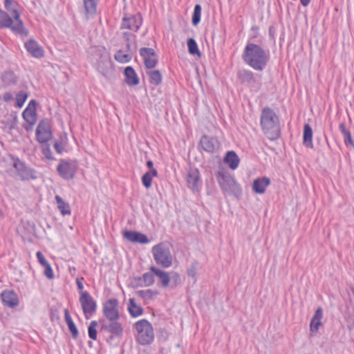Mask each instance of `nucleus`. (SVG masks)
Masks as SVG:
<instances>
[{"label":"nucleus","mask_w":354,"mask_h":354,"mask_svg":"<svg viewBox=\"0 0 354 354\" xmlns=\"http://www.w3.org/2000/svg\"><path fill=\"white\" fill-rule=\"evenodd\" d=\"M90 61L93 67L105 78L114 76V68L109 53L104 46H94L90 50Z\"/></svg>","instance_id":"1"},{"label":"nucleus","mask_w":354,"mask_h":354,"mask_svg":"<svg viewBox=\"0 0 354 354\" xmlns=\"http://www.w3.org/2000/svg\"><path fill=\"white\" fill-rule=\"evenodd\" d=\"M242 57L249 66L256 71H261L268 64L270 52L257 44L248 43L244 48Z\"/></svg>","instance_id":"2"},{"label":"nucleus","mask_w":354,"mask_h":354,"mask_svg":"<svg viewBox=\"0 0 354 354\" xmlns=\"http://www.w3.org/2000/svg\"><path fill=\"white\" fill-rule=\"evenodd\" d=\"M260 123L263 133L268 139L274 140L279 137V119L272 109L268 107L263 109Z\"/></svg>","instance_id":"3"},{"label":"nucleus","mask_w":354,"mask_h":354,"mask_svg":"<svg viewBox=\"0 0 354 354\" xmlns=\"http://www.w3.org/2000/svg\"><path fill=\"white\" fill-rule=\"evenodd\" d=\"M215 176L221 189L225 195L238 197L242 194L241 187L233 175L222 169L218 171Z\"/></svg>","instance_id":"4"},{"label":"nucleus","mask_w":354,"mask_h":354,"mask_svg":"<svg viewBox=\"0 0 354 354\" xmlns=\"http://www.w3.org/2000/svg\"><path fill=\"white\" fill-rule=\"evenodd\" d=\"M151 252L158 265L165 268L172 265L173 257L167 243H160L153 246Z\"/></svg>","instance_id":"5"},{"label":"nucleus","mask_w":354,"mask_h":354,"mask_svg":"<svg viewBox=\"0 0 354 354\" xmlns=\"http://www.w3.org/2000/svg\"><path fill=\"white\" fill-rule=\"evenodd\" d=\"M136 339L139 344L146 345L150 344L154 338L152 325L146 319L137 322L135 324Z\"/></svg>","instance_id":"6"},{"label":"nucleus","mask_w":354,"mask_h":354,"mask_svg":"<svg viewBox=\"0 0 354 354\" xmlns=\"http://www.w3.org/2000/svg\"><path fill=\"white\" fill-rule=\"evenodd\" d=\"M124 38L127 41V50H119L114 55L115 59L122 64L128 63L131 60L133 53L137 48L135 35L124 32Z\"/></svg>","instance_id":"7"},{"label":"nucleus","mask_w":354,"mask_h":354,"mask_svg":"<svg viewBox=\"0 0 354 354\" xmlns=\"http://www.w3.org/2000/svg\"><path fill=\"white\" fill-rule=\"evenodd\" d=\"M9 28L17 35L27 36L28 31L26 28L19 26L6 12L0 9V29Z\"/></svg>","instance_id":"8"},{"label":"nucleus","mask_w":354,"mask_h":354,"mask_svg":"<svg viewBox=\"0 0 354 354\" xmlns=\"http://www.w3.org/2000/svg\"><path fill=\"white\" fill-rule=\"evenodd\" d=\"M11 159L12 160L13 167L21 180L28 181L35 180L37 178L35 170L28 167L18 158H15L13 156H11Z\"/></svg>","instance_id":"9"},{"label":"nucleus","mask_w":354,"mask_h":354,"mask_svg":"<svg viewBox=\"0 0 354 354\" xmlns=\"http://www.w3.org/2000/svg\"><path fill=\"white\" fill-rule=\"evenodd\" d=\"M100 331L106 332L111 334V339L113 337H120L123 333V328L118 319L113 320H100Z\"/></svg>","instance_id":"10"},{"label":"nucleus","mask_w":354,"mask_h":354,"mask_svg":"<svg viewBox=\"0 0 354 354\" xmlns=\"http://www.w3.org/2000/svg\"><path fill=\"white\" fill-rule=\"evenodd\" d=\"M118 308L119 301L115 298L109 299L103 304L102 312L106 320L119 319Z\"/></svg>","instance_id":"11"},{"label":"nucleus","mask_w":354,"mask_h":354,"mask_svg":"<svg viewBox=\"0 0 354 354\" xmlns=\"http://www.w3.org/2000/svg\"><path fill=\"white\" fill-rule=\"evenodd\" d=\"M186 183L193 192H198L201 189L203 183L198 169L190 168L186 175Z\"/></svg>","instance_id":"12"},{"label":"nucleus","mask_w":354,"mask_h":354,"mask_svg":"<svg viewBox=\"0 0 354 354\" xmlns=\"http://www.w3.org/2000/svg\"><path fill=\"white\" fill-rule=\"evenodd\" d=\"M80 302L86 319L96 311V302L88 292H81Z\"/></svg>","instance_id":"13"},{"label":"nucleus","mask_w":354,"mask_h":354,"mask_svg":"<svg viewBox=\"0 0 354 354\" xmlns=\"http://www.w3.org/2000/svg\"><path fill=\"white\" fill-rule=\"evenodd\" d=\"M52 131L50 122L44 120H41L36 128V138L40 143H46L52 138Z\"/></svg>","instance_id":"14"},{"label":"nucleus","mask_w":354,"mask_h":354,"mask_svg":"<svg viewBox=\"0 0 354 354\" xmlns=\"http://www.w3.org/2000/svg\"><path fill=\"white\" fill-rule=\"evenodd\" d=\"M77 168L76 162L62 160L57 166V171L62 177L68 180L74 177Z\"/></svg>","instance_id":"15"},{"label":"nucleus","mask_w":354,"mask_h":354,"mask_svg":"<svg viewBox=\"0 0 354 354\" xmlns=\"http://www.w3.org/2000/svg\"><path fill=\"white\" fill-rule=\"evenodd\" d=\"M142 24V19L140 14L129 17H124L121 24L122 29H129L136 32Z\"/></svg>","instance_id":"16"},{"label":"nucleus","mask_w":354,"mask_h":354,"mask_svg":"<svg viewBox=\"0 0 354 354\" xmlns=\"http://www.w3.org/2000/svg\"><path fill=\"white\" fill-rule=\"evenodd\" d=\"M140 55L142 58L145 65L148 68H154L158 62L157 55L151 48H142L140 49Z\"/></svg>","instance_id":"17"},{"label":"nucleus","mask_w":354,"mask_h":354,"mask_svg":"<svg viewBox=\"0 0 354 354\" xmlns=\"http://www.w3.org/2000/svg\"><path fill=\"white\" fill-rule=\"evenodd\" d=\"M200 146L205 152L214 153L218 152L220 143L216 138L203 136L201 139Z\"/></svg>","instance_id":"18"},{"label":"nucleus","mask_w":354,"mask_h":354,"mask_svg":"<svg viewBox=\"0 0 354 354\" xmlns=\"http://www.w3.org/2000/svg\"><path fill=\"white\" fill-rule=\"evenodd\" d=\"M4 6L8 13L12 19L21 28H25L22 20L20 18L19 5L17 2L12 0H5Z\"/></svg>","instance_id":"19"},{"label":"nucleus","mask_w":354,"mask_h":354,"mask_svg":"<svg viewBox=\"0 0 354 354\" xmlns=\"http://www.w3.org/2000/svg\"><path fill=\"white\" fill-rule=\"evenodd\" d=\"M36 105L35 100H30L22 113L24 119L30 125L35 124L37 122Z\"/></svg>","instance_id":"20"},{"label":"nucleus","mask_w":354,"mask_h":354,"mask_svg":"<svg viewBox=\"0 0 354 354\" xmlns=\"http://www.w3.org/2000/svg\"><path fill=\"white\" fill-rule=\"evenodd\" d=\"M1 298L3 304L10 308L16 307L19 305L18 296L14 290H6L1 294Z\"/></svg>","instance_id":"21"},{"label":"nucleus","mask_w":354,"mask_h":354,"mask_svg":"<svg viewBox=\"0 0 354 354\" xmlns=\"http://www.w3.org/2000/svg\"><path fill=\"white\" fill-rule=\"evenodd\" d=\"M26 50L34 57L40 58L44 56V49L33 39H30L25 43Z\"/></svg>","instance_id":"22"},{"label":"nucleus","mask_w":354,"mask_h":354,"mask_svg":"<svg viewBox=\"0 0 354 354\" xmlns=\"http://www.w3.org/2000/svg\"><path fill=\"white\" fill-rule=\"evenodd\" d=\"M124 237L133 243L145 244L149 242V239L145 234L136 231H125L124 232Z\"/></svg>","instance_id":"23"},{"label":"nucleus","mask_w":354,"mask_h":354,"mask_svg":"<svg viewBox=\"0 0 354 354\" xmlns=\"http://www.w3.org/2000/svg\"><path fill=\"white\" fill-rule=\"evenodd\" d=\"M54 148L57 153L70 152V147L68 143V137L66 133L59 136V138L54 143Z\"/></svg>","instance_id":"24"},{"label":"nucleus","mask_w":354,"mask_h":354,"mask_svg":"<svg viewBox=\"0 0 354 354\" xmlns=\"http://www.w3.org/2000/svg\"><path fill=\"white\" fill-rule=\"evenodd\" d=\"M124 82L128 86H136L140 83V79L131 66H127L124 68Z\"/></svg>","instance_id":"25"},{"label":"nucleus","mask_w":354,"mask_h":354,"mask_svg":"<svg viewBox=\"0 0 354 354\" xmlns=\"http://www.w3.org/2000/svg\"><path fill=\"white\" fill-rule=\"evenodd\" d=\"M270 180L267 177L259 178L254 180L252 189L257 194H263Z\"/></svg>","instance_id":"26"},{"label":"nucleus","mask_w":354,"mask_h":354,"mask_svg":"<svg viewBox=\"0 0 354 354\" xmlns=\"http://www.w3.org/2000/svg\"><path fill=\"white\" fill-rule=\"evenodd\" d=\"M323 317V310L322 308H318L311 319L310 328L312 333H317L319 326L322 325L321 319Z\"/></svg>","instance_id":"27"},{"label":"nucleus","mask_w":354,"mask_h":354,"mask_svg":"<svg viewBox=\"0 0 354 354\" xmlns=\"http://www.w3.org/2000/svg\"><path fill=\"white\" fill-rule=\"evenodd\" d=\"M150 270L158 277L160 283L162 287L165 288L169 286L170 277L167 272L156 268L154 266H151L150 268Z\"/></svg>","instance_id":"28"},{"label":"nucleus","mask_w":354,"mask_h":354,"mask_svg":"<svg viewBox=\"0 0 354 354\" xmlns=\"http://www.w3.org/2000/svg\"><path fill=\"white\" fill-rule=\"evenodd\" d=\"M238 77L242 83L252 84L256 82L254 73L250 71H241L239 73Z\"/></svg>","instance_id":"29"},{"label":"nucleus","mask_w":354,"mask_h":354,"mask_svg":"<svg viewBox=\"0 0 354 354\" xmlns=\"http://www.w3.org/2000/svg\"><path fill=\"white\" fill-rule=\"evenodd\" d=\"M55 199L57 204V208L62 215H70L71 214L69 204L65 203L62 197L56 195Z\"/></svg>","instance_id":"30"},{"label":"nucleus","mask_w":354,"mask_h":354,"mask_svg":"<svg viewBox=\"0 0 354 354\" xmlns=\"http://www.w3.org/2000/svg\"><path fill=\"white\" fill-rule=\"evenodd\" d=\"M128 310L129 314L133 317H138L141 315L143 313L142 308L140 306L136 304V301L133 298L129 299Z\"/></svg>","instance_id":"31"},{"label":"nucleus","mask_w":354,"mask_h":354,"mask_svg":"<svg viewBox=\"0 0 354 354\" xmlns=\"http://www.w3.org/2000/svg\"><path fill=\"white\" fill-rule=\"evenodd\" d=\"M158 294V291L151 289L141 290L136 292V295L145 301L153 299Z\"/></svg>","instance_id":"32"},{"label":"nucleus","mask_w":354,"mask_h":354,"mask_svg":"<svg viewBox=\"0 0 354 354\" xmlns=\"http://www.w3.org/2000/svg\"><path fill=\"white\" fill-rule=\"evenodd\" d=\"M304 144L310 147L312 145L313 131L309 124H306L304 127Z\"/></svg>","instance_id":"33"},{"label":"nucleus","mask_w":354,"mask_h":354,"mask_svg":"<svg viewBox=\"0 0 354 354\" xmlns=\"http://www.w3.org/2000/svg\"><path fill=\"white\" fill-rule=\"evenodd\" d=\"M223 162L227 164L231 169H236L240 162L239 156H224Z\"/></svg>","instance_id":"34"},{"label":"nucleus","mask_w":354,"mask_h":354,"mask_svg":"<svg viewBox=\"0 0 354 354\" xmlns=\"http://www.w3.org/2000/svg\"><path fill=\"white\" fill-rule=\"evenodd\" d=\"M1 80L6 85H10L17 82V76L12 71H6L2 75Z\"/></svg>","instance_id":"35"},{"label":"nucleus","mask_w":354,"mask_h":354,"mask_svg":"<svg viewBox=\"0 0 354 354\" xmlns=\"http://www.w3.org/2000/svg\"><path fill=\"white\" fill-rule=\"evenodd\" d=\"M98 0H84L85 10L88 14H94L96 12V8Z\"/></svg>","instance_id":"36"},{"label":"nucleus","mask_w":354,"mask_h":354,"mask_svg":"<svg viewBox=\"0 0 354 354\" xmlns=\"http://www.w3.org/2000/svg\"><path fill=\"white\" fill-rule=\"evenodd\" d=\"M187 48H188V52L189 54H191L192 55H198V56L201 55L197 43L196 42V41L194 39L190 38L188 39Z\"/></svg>","instance_id":"37"},{"label":"nucleus","mask_w":354,"mask_h":354,"mask_svg":"<svg viewBox=\"0 0 354 354\" xmlns=\"http://www.w3.org/2000/svg\"><path fill=\"white\" fill-rule=\"evenodd\" d=\"M150 78V83L154 85H158L162 82V75L159 71L155 70L148 73Z\"/></svg>","instance_id":"38"},{"label":"nucleus","mask_w":354,"mask_h":354,"mask_svg":"<svg viewBox=\"0 0 354 354\" xmlns=\"http://www.w3.org/2000/svg\"><path fill=\"white\" fill-rule=\"evenodd\" d=\"M201 10L200 5L197 4L195 6L192 15V24L194 26H197L201 21Z\"/></svg>","instance_id":"39"},{"label":"nucleus","mask_w":354,"mask_h":354,"mask_svg":"<svg viewBox=\"0 0 354 354\" xmlns=\"http://www.w3.org/2000/svg\"><path fill=\"white\" fill-rule=\"evenodd\" d=\"M154 275H156L152 271L145 272L142 275V279L145 286H150L153 284Z\"/></svg>","instance_id":"40"},{"label":"nucleus","mask_w":354,"mask_h":354,"mask_svg":"<svg viewBox=\"0 0 354 354\" xmlns=\"http://www.w3.org/2000/svg\"><path fill=\"white\" fill-rule=\"evenodd\" d=\"M97 326V322L92 321L90 323V325L88 328V337L93 340H95L97 339V329H96Z\"/></svg>","instance_id":"41"},{"label":"nucleus","mask_w":354,"mask_h":354,"mask_svg":"<svg viewBox=\"0 0 354 354\" xmlns=\"http://www.w3.org/2000/svg\"><path fill=\"white\" fill-rule=\"evenodd\" d=\"M28 97V95L25 91H20L17 93L16 96V105L17 107L21 108L24 106L25 102L26 101Z\"/></svg>","instance_id":"42"},{"label":"nucleus","mask_w":354,"mask_h":354,"mask_svg":"<svg viewBox=\"0 0 354 354\" xmlns=\"http://www.w3.org/2000/svg\"><path fill=\"white\" fill-rule=\"evenodd\" d=\"M153 177H155L151 172H146L142 176V183L147 189H149L151 186V182Z\"/></svg>","instance_id":"43"},{"label":"nucleus","mask_w":354,"mask_h":354,"mask_svg":"<svg viewBox=\"0 0 354 354\" xmlns=\"http://www.w3.org/2000/svg\"><path fill=\"white\" fill-rule=\"evenodd\" d=\"M197 267H198V263L194 262L187 269V274L189 277H191L192 278H195L197 273Z\"/></svg>","instance_id":"44"},{"label":"nucleus","mask_w":354,"mask_h":354,"mask_svg":"<svg viewBox=\"0 0 354 354\" xmlns=\"http://www.w3.org/2000/svg\"><path fill=\"white\" fill-rule=\"evenodd\" d=\"M67 326L68 327V330L71 332L73 338L76 339L78 336V330L75 324H74L73 321L70 323H68Z\"/></svg>","instance_id":"45"},{"label":"nucleus","mask_w":354,"mask_h":354,"mask_svg":"<svg viewBox=\"0 0 354 354\" xmlns=\"http://www.w3.org/2000/svg\"><path fill=\"white\" fill-rule=\"evenodd\" d=\"M44 268V275L49 279H52L54 277L53 269L49 263L43 266Z\"/></svg>","instance_id":"46"},{"label":"nucleus","mask_w":354,"mask_h":354,"mask_svg":"<svg viewBox=\"0 0 354 354\" xmlns=\"http://www.w3.org/2000/svg\"><path fill=\"white\" fill-rule=\"evenodd\" d=\"M170 281H171L174 286H178L181 283L180 275L176 272L171 274V276L170 277Z\"/></svg>","instance_id":"47"},{"label":"nucleus","mask_w":354,"mask_h":354,"mask_svg":"<svg viewBox=\"0 0 354 354\" xmlns=\"http://www.w3.org/2000/svg\"><path fill=\"white\" fill-rule=\"evenodd\" d=\"M36 256H37V258L38 259V261L39 262V263L44 266L45 265H46L48 263V261H46V259H45L44 256L43 255V254L40 252V251H38L37 253H36Z\"/></svg>","instance_id":"48"},{"label":"nucleus","mask_w":354,"mask_h":354,"mask_svg":"<svg viewBox=\"0 0 354 354\" xmlns=\"http://www.w3.org/2000/svg\"><path fill=\"white\" fill-rule=\"evenodd\" d=\"M147 165L150 169L148 172H151L154 176H157L158 172H157L156 169L155 168H153V162L151 160H148L147 162Z\"/></svg>","instance_id":"49"},{"label":"nucleus","mask_w":354,"mask_h":354,"mask_svg":"<svg viewBox=\"0 0 354 354\" xmlns=\"http://www.w3.org/2000/svg\"><path fill=\"white\" fill-rule=\"evenodd\" d=\"M64 318H65V321H66V324L68 323H70L71 322H73V319L70 315V313H69V311L68 309H65L64 310Z\"/></svg>","instance_id":"50"},{"label":"nucleus","mask_w":354,"mask_h":354,"mask_svg":"<svg viewBox=\"0 0 354 354\" xmlns=\"http://www.w3.org/2000/svg\"><path fill=\"white\" fill-rule=\"evenodd\" d=\"M134 281L136 282L137 286H140V287L145 286L144 283H143L142 277H135Z\"/></svg>","instance_id":"51"},{"label":"nucleus","mask_w":354,"mask_h":354,"mask_svg":"<svg viewBox=\"0 0 354 354\" xmlns=\"http://www.w3.org/2000/svg\"><path fill=\"white\" fill-rule=\"evenodd\" d=\"M344 141L346 145L351 143V136L348 131H344Z\"/></svg>","instance_id":"52"},{"label":"nucleus","mask_w":354,"mask_h":354,"mask_svg":"<svg viewBox=\"0 0 354 354\" xmlns=\"http://www.w3.org/2000/svg\"><path fill=\"white\" fill-rule=\"evenodd\" d=\"M13 98L12 95L10 93H6L3 95V100L6 102H9Z\"/></svg>","instance_id":"53"},{"label":"nucleus","mask_w":354,"mask_h":354,"mask_svg":"<svg viewBox=\"0 0 354 354\" xmlns=\"http://www.w3.org/2000/svg\"><path fill=\"white\" fill-rule=\"evenodd\" d=\"M77 286L78 289L82 290L84 288V286L81 281H80L78 279H77Z\"/></svg>","instance_id":"54"},{"label":"nucleus","mask_w":354,"mask_h":354,"mask_svg":"<svg viewBox=\"0 0 354 354\" xmlns=\"http://www.w3.org/2000/svg\"><path fill=\"white\" fill-rule=\"evenodd\" d=\"M300 2L304 6H307L310 3V0H300Z\"/></svg>","instance_id":"55"},{"label":"nucleus","mask_w":354,"mask_h":354,"mask_svg":"<svg viewBox=\"0 0 354 354\" xmlns=\"http://www.w3.org/2000/svg\"><path fill=\"white\" fill-rule=\"evenodd\" d=\"M225 155H236L234 151H228Z\"/></svg>","instance_id":"56"}]
</instances>
